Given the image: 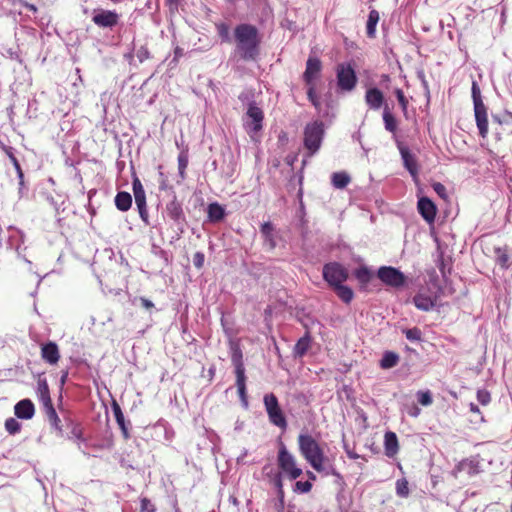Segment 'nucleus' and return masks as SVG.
I'll use <instances>...</instances> for the list:
<instances>
[{
    "label": "nucleus",
    "mask_w": 512,
    "mask_h": 512,
    "mask_svg": "<svg viewBox=\"0 0 512 512\" xmlns=\"http://www.w3.org/2000/svg\"><path fill=\"white\" fill-rule=\"evenodd\" d=\"M337 85L340 90L352 91L357 84V75L350 63H340L336 68Z\"/></svg>",
    "instance_id": "7"
},
{
    "label": "nucleus",
    "mask_w": 512,
    "mask_h": 512,
    "mask_svg": "<svg viewBox=\"0 0 512 512\" xmlns=\"http://www.w3.org/2000/svg\"><path fill=\"white\" fill-rule=\"evenodd\" d=\"M365 102L370 109L378 110L384 102V95L376 87L369 88L365 93Z\"/></svg>",
    "instance_id": "17"
},
{
    "label": "nucleus",
    "mask_w": 512,
    "mask_h": 512,
    "mask_svg": "<svg viewBox=\"0 0 512 512\" xmlns=\"http://www.w3.org/2000/svg\"><path fill=\"white\" fill-rule=\"evenodd\" d=\"M112 412H113L116 422L119 425L124 437L127 439L129 437L128 427L125 422V418H124L122 409L116 401H113V403H112Z\"/></svg>",
    "instance_id": "27"
},
{
    "label": "nucleus",
    "mask_w": 512,
    "mask_h": 512,
    "mask_svg": "<svg viewBox=\"0 0 512 512\" xmlns=\"http://www.w3.org/2000/svg\"><path fill=\"white\" fill-rule=\"evenodd\" d=\"M188 166V153L187 151H182L178 155V170L179 176L181 179L185 178V170Z\"/></svg>",
    "instance_id": "41"
},
{
    "label": "nucleus",
    "mask_w": 512,
    "mask_h": 512,
    "mask_svg": "<svg viewBox=\"0 0 512 512\" xmlns=\"http://www.w3.org/2000/svg\"><path fill=\"white\" fill-rule=\"evenodd\" d=\"M242 426H243V422H239V421H237V422H236V425H235V430H241V429H242Z\"/></svg>",
    "instance_id": "63"
},
{
    "label": "nucleus",
    "mask_w": 512,
    "mask_h": 512,
    "mask_svg": "<svg viewBox=\"0 0 512 512\" xmlns=\"http://www.w3.org/2000/svg\"><path fill=\"white\" fill-rule=\"evenodd\" d=\"M139 301H140L141 306L144 307L145 309H151L154 307V304L152 303V301L147 298L140 297Z\"/></svg>",
    "instance_id": "56"
},
{
    "label": "nucleus",
    "mask_w": 512,
    "mask_h": 512,
    "mask_svg": "<svg viewBox=\"0 0 512 512\" xmlns=\"http://www.w3.org/2000/svg\"><path fill=\"white\" fill-rule=\"evenodd\" d=\"M322 69V63L319 58L310 56L306 62V69L303 74L304 81L307 85L314 84Z\"/></svg>",
    "instance_id": "12"
},
{
    "label": "nucleus",
    "mask_w": 512,
    "mask_h": 512,
    "mask_svg": "<svg viewBox=\"0 0 512 512\" xmlns=\"http://www.w3.org/2000/svg\"><path fill=\"white\" fill-rule=\"evenodd\" d=\"M418 414H419V409L417 407H414L413 411L410 412V415L414 416V417L418 416Z\"/></svg>",
    "instance_id": "61"
},
{
    "label": "nucleus",
    "mask_w": 512,
    "mask_h": 512,
    "mask_svg": "<svg viewBox=\"0 0 512 512\" xmlns=\"http://www.w3.org/2000/svg\"><path fill=\"white\" fill-rule=\"evenodd\" d=\"M471 92H472L473 104L474 105L483 104L482 97H481V91L476 82L472 83Z\"/></svg>",
    "instance_id": "50"
},
{
    "label": "nucleus",
    "mask_w": 512,
    "mask_h": 512,
    "mask_svg": "<svg viewBox=\"0 0 512 512\" xmlns=\"http://www.w3.org/2000/svg\"><path fill=\"white\" fill-rule=\"evenodd\" d=\"M354 275L356 279L363 285H366L370 282L372 279V273L371 271L365 267L362 266L354 271Z\"/></svg>",
    "instance_id": "37"
},
{
    "label": "nucleus",
    "mask_w": 512,
    "mask_h": 512,
    "mask_svg": "<svg viewBox=\"0 0 512 512\" xmlns=\"http://www.w3.org/2000/svg\"><path fill=\"white\" fill-rule=\"evenodd\" d=\"M236 386L241 403L244 408H247L249 403L246 393V376H236Z\"/></svg>",
    "instance_id": "32"
},
{
    "label": "nucleus",
    "mask_w": 512,
    "mask_h": 512,
    "mask_svg": "<svg viewBox=\"0 0 512 512\" xmlns=\"http://www.w3.org/2000/svg\"><path fill=\"white\" fill-rule=\"evenodd\" d=\"M263 403L270 423L285 430L287 428V420L277 397L273 393H268L264 396Z\"/></svg>",
    "instance_id": "4"
},
{
    "label": "nucleus",
    "mask_w": 512,
    "mask_h": 512,
    "mask_svg": "<svg viewBox=\"0 0 512 512\" xmlns=\"http://www.w3.org/2000/svg\"><path fill=\"white\" fill-rule=\"evenodd\" d=\"M36 393L44 408L52 405L48 383L45 378H40L38 380Z\"/></svg>",
    "instance_id": "24"
},
{
    "label": "nucleus",
    "mask_w": 512,
    "mask_h": 512,
    "mask_svg": "<svg viewBox=\"0 0 512 512\" xmlns=\"http://www.w3.org/2000/svg\"><path fill=\"white\" fill-rule=\"evenodd\" d=\"M474 113L479 134L482 138H485L488 134V119L484 103L474 105Z\"/></svg>",
    "instance_id": "14"
},
{
    "label": "nucleus",
    "mask_w": 512,
    "mask_h": 512,
    "mask_svg": "<svg viewBox=\"0 0 512 512\" xmlns=\"http://www.w3.org/2000/svg\"><path fill=\"white\" fill-rule=\"evenodd\" d=\"M417 399L418 402L423 406H429L433 402L430 391H419L417 393Z\"/></svg>",
    "instance_id": "45"
},
{
    "label": "nucleus",
    "mask_w": 512,
    "mask_h": 512,
    "mask_svg": "<svg viewBox=\"0 0 512 512\" xmlns=\"http://www.w3.org/2000/svg\"><path fill=\"white\" fill-rule=\"evenodd\" d=\"M25 6L29 9V10H32V11H36V7L33 5V4H28L26 3Z\"/></svg>",
    "instance_id": "64"
},
{
    "label": "nucleus",
    "mask_w": 512,
    "mask_h": 512,
    "mask_svg": "<svg viewBox=\"0 0 512 512\" xmlns=\"http://www.w3.org/2000/svg\"><path fill=\"white\" fill-rule=\"evenodd\" d=\"M14 413L20 419H31L35 413V407L30 399H23L14 406Z\"/></svg>",
    "instance_id": "16"
},
{
    "label": "nucleus",
    "mask_w": 512,
    "mask_h": 512,
    "mask_svg": "<svg viewBox=\"0 0 512 512\" xmlns=\"http://www.w3.org/2000/svg\"><path fill=\"white\" fill-rule=\"evenodd\" d=\"M399 150L403 160L404 167L409 171V173L413 177H416L418 174V166L414 155L411 154L408 148L404 146H399Z\"/></svg>",
    "instance_id": "20"
},
{
    "label": "nucleus",
    "mask_w": 512,
    "mask_h": 512,
    "mask_svg": "<svg viewBox=\"0 0 512 512\" xmlns=\"http://www.w3.org/2000/svg\"><path fill=\"white\" fill-rule=\"evenodd\" d=\"M385 454L393 457L398 452V439L394 432L388 431L384 435Z\"/></svg>",
    "instance_id": "25"
},
{
    "label": "nucleus",
    "mask_w": 512,
    "mask_h": 512,
    "mask_svg": "<svg viewBox=\"0 0 512 512\" xmlns=\"http://www.w3.org/2000/svg\"><path fill=\"white\" fill-rule=\"evenodd\" d=\"M377 276L384 284L394 288H400L406 284V276L400 270L391 266L380 267Z\"/></svg>",
    "instance_id": "9"
},
{
    "label": "nucleus",
    "mask_w": 512,
    "mask_h": 512,
    "mask_svg": "<svg viewBox=\"0 0 512 512\" xmlns=\"http://www.w3.org/2000/svg\"><path fill=\"white\" fill-rule=\"evenodd\" d=\"M311 489L312 483L310 481H297L294 487V491L299 493H308Z\"/></svg>",
    "instance_id": "47"
},
{
    "label": "nucleus",
    "mask_w": 512,
    "mask_h": 512,
    "mask_svg": "<svg viewBox=\"0 0 512 512\" xmlns=\"http://www.w3.org/2000/svg\"><path fill=\"white\" fill-rule=\"evenodd\" d=\"M235 52L244 61H256L260 55L261 37L258 29L242 23L234 29Z\"/></svg>",
    "instance_id": "1"
},
{
    "label": "nucleus",
    "mask_w": 512,
    "mask_h": 512,
    "mask_svg": "<svg viewBox=\"0 0 512 512\" xmlns=\"http://www.w3.org/2000/svg\"><path fill=\"white\" fill-rule=\"evenodd\" d=\"M231 361L235 368L236 376H245V367L243 363V355L240 347L237 344L231 345Z\"/></svg>",
    "instance_id": "21"
},
{
    "label": "nucleus",
    "mask_w": 512,
    "mask_h": 512,
    "mask_svg": "<svg viewBox=\"0 0 512 512\" xmlns=\"http://www.w3.org/2000/svg\"><path fill=\"white\" fill-rule=\"evenodd\" d=\"M310 344H311V337L309 335L308 332L305 333V335L303 337H301L297 343L295 344L294 346V349H293V354L295 357H303L308 349L310 348Z\"/></svg>",
    "instance_id": "26"
},
{
    "label": "nucleus",
    "mask_w": 512,
    "mask_h": 512,
    "mask_svg": "<svg viewBox=\"0 0 512 512\" xmlns=\"http://www.w3.org/2000/svg\"><path fill=\"white\" fill-rule=\"evenodd\" d=\"M383 121L385 129L389 132L394 133L397 129V121L389 108L386 106L383 111Z\"/></svg>",
    "instance_id": "36"
},
{
    "label": "nucleus",
    "mask_w": 512,
    "mask_h": 512,
    "mask_svg": "<svg viewBox=\"0 0 512 512\" xmlns=\"http://www.w3.org/2000/svg\"><path fill=\"white\" fill-rule=\"evenodd\" d=\"M120 15L115 10L95 8L91 11V21L100 29L113 30L119 23Z\"/></svg>",
    "instance_id": "5"
},
{
    "label": "nucleus",
    "mask_w": 512,
    "mask_h": 512,
    "mask_svg": "<svg viewBox=\"0 0 512 512\" xmlns=\"http://www.w3.org/2000/svg\"><path fill=\"white\" fill-rule=\"evenodd\" d=\"M216 30L223 42H231L230 27L227 23L221 22L216 24Z\"/></svg>",
    "instance_id": "40"
},
{
    "label": "nucleus",
    "mask_w": 512,
    "mask_h": 512,
    "mask_svg": "<svg viewBox=\"0 0 512 512\" xmlns=\"http://www.w3.org/2000/svg\"><path fill=\"white\" fill-rule=\"evenodd\" d=\"M323 137L324 125L321 121H314L306 125L304 129V146L309 151V156H312L320 149Z\"/></svg>",
    "instance_id": "3"
},
{
    "label": "nucleus",
    "mask_w": 512,
    "mask_h": 512,
    "mask_svg": "<svg viewBox=\"0 0 512 512\" xmlns=\"http://www.w3.org/2000/svg\"><path fill=\"white\" fill-rule=\"evenodd\" d=\"M45 199H46V201H47V202H48V203H49V204H50V205H51V206H52L56 211H58L57 203H56V201L54 200V197H53L52 195L47 194V195L45 196Z\"/></svg>",
    "instance_id": "57"
},
{
    "label": "nucleus",
    "mask_w": 512,
    "mask_h": 512,
    "mask_svg": "<svg viewBox=\"0 0 512 512\" xmlns=\"http://www.w3.org/2000/svg\"><path fill=\"white\" fill-rule=\"evenodd\" d=\"M205 256L202 252H196L193 257V264L196 268L200 269L204 265Z\"/></svg>",
    "instance_id": "55"
},
{
    "label": "nucleus",
    "mask_w": 512,
    "mask_h": 512,
    "mask_svg": "<svg viewBox=\"0 0 512 512\" xmlns=\"http://www.w3.org/2000/svg\"><path fill=\"white\" fill-rule=\"evenodd\" d=\"M433 187V190L443 199H446L447 198V190H446V187L440 183V182H435L433 183L432 185Z\"/></svg>",
    "instance_id": "52"
},
{
    "label": "nucleus",
    "mask_w": 512,
    "mask_h": 512,
    "mask_svg": "<svg viewBox=\"0 0 512 512\" xmlns=\"http://www.w3.org/2000/svg\"><path fill=\"white\" fill-rule=\"evenodd\" d=\"M5 429L9 434L14 435L21 430V424L17 419L10 417L5 421Z\"/></svg>",
    "instance_id": "42"
},
{
    "label": "nucleus",
    "mask_w": 512,
    "mask_h": 512,
    "mask_svg": "<svg viewBox=\"0 0 512 512\" xmlns=\"http://www.w3.org/2000/svg\"><path fill=\"white\" fill-rule=\"evenodd\" d=\"M307 96L311 103L317 108L319 106V100L315 93L314 84L309 85Z\"/></svg>",
    "instance_id": "53"
},
{
    "label": "nucleus",
    "mask_w": 512,
    "mask_h": 512,
    "mask_svg": "<svg viewBox=\"0 0 512 512\" xmlns=\"http://www.w3.org/2000/svg\"><path fill=\"white\" fill-rule=\"evenodd\" d=\"M73 435H75L77 438L81 437V430L77 427H75L72 431Z\"/></svg>",
    "instance_id": "60"
},
{
    "label": "nucleus",
    "mask_w": 512,
    "mask_h": 512,
    "mask_svg": "<svg viewBox=\"0 0 512 512\" xmlns=\"http://www.w3.org/2000/svg\"><path fill=\"white\" fill-rule=\"evenodd\" d=\"M260 231L264 238V244L269 247L270 250L275 249L277 246L275 229L271 222H265L261 225Z\"/></svg>",
    "instance_id": "22"
},
{
    "label": "nucleus",
    "mask_w": 512,
    "mask_h": 512,
    "mask_svg": "<svg viewBox=\"0 0 512 512\" xmlns=\"http://www.w3.org/2000/svg\"><path fill=\"white\" fill-rule=\"evenodd\" d=\"M207 213L209 220L212 222H219L225 216L224 208L216 202L208 205Z\"/></svg>",
    "instance_id": "29"
},
{
    "label": "nucleus",
    "mask_w": 512,
    "mask_h": 512,
    "mask_svg": "<svg viewBox=\"0 0 512 512\" xmlns=\"http://www.w3.org/2000/svg\"><path fill=\"white\" fill-rule=\"evenodd\" d=\"M166 213L167 216L177 224H180L185 220L182 205L177 201L175 196L173 200L167 203Z\"/></svg>",
    "instance_id": "19"
},
{
    "label": "nucleus",
    "mask_w": 512,
    "mask_h": 512,
    "mask_svg": "<svg viewBox=\"0 0 512 512\" xmlns=\"http://www.w3.org/2000/svg\"><path fill=\"white\" fill-rule=\"evenodd\" d=\"M133 194L135 199V204L137 206L140 218L145 224H149L148 221V211L146 205V194L145 190L138 178H135L132 182Z\"/></svg>",
    "instance_id": "11"
},
{
    "label": "nucleus",
    "mask_w": 512,
    "mask_h": 512,
    "mask_svg": "<svg viewBox=\"0 0 512 512\" xmlns=\"http://www.w3.org/2000/svg\"><path fill=\"white\" fill-rule=\"evenodd\" d=\"M390 81V76L387 75V74H383L381 76V83L384 84V83H388Z\"/></svg>",
    "instance_id": "59"
},
{
    "label": "nucleus",
    "mask_w": 512,
    "mask_h": 512,
    "mask_svg": "<svg viewBox=\"0 0 512 512\" xmlns=\"http://www.w3.org/2000/svg\"><path fill=\"white\" fill-rule=\"evenodd\" d=\"M469 409L473 413H480L479 407L476 404H474V403H470L469 404Z\"/></svg>",
    "instance_id": "58"
},
{
    "label": "nucleus",
    "mask_w": 512,
    "mask_h": 512,
    "mask_svg": "<svg viewBox=\"0 0 512 512\" xmlns=\"http://www.w3.org/2000/svg\"><path fill=\"white\" fill-rule=\"evenodd\" d=\"M404 334L410 341H419L421 339V331L417 327L404 330Z\"/></svg>",
    "instance_id": "48"
},
{
    "label": "nucleus",
    "mask_w": 512,
    "mask_h": 512,
    "mask_svg": "<svg viewBox=\"0 0 512 512\" xmlns=\"http://www.w3.org/2000/svg\"><path fill=\"white\" fill-rule=\"evenodd\" d=\"M244 126L248 133H256L262 129L263 111L254 103H250L246 113Z\"/></svg>",
    "instance_id": "10"
},
{
    "label": "nucleus",
    "mask_w": 512,
    "mask_h": 512,
    "mask_svg": "<svg viewBox=\"0 0 512 512\" xmlns=\"http://www.w3.org/2000/svg\"><path fill=\"white\" fill-rule=\"evenodd\" d=\"M399 362V356L391 351H387L383 354V357L380 361V366L383 369H390L395 367Z\"/></svg>",
    "instance_id": "35"
},
{
    "label": "nucleus",
    "mask_w": 512,
    "mask_h": 512,
    "mask_svg": "<svg viewBox=\"0 0 512 512\" xmlns=\"http://www.w3.org/2000/svg\"><path fill=\"white\" fill-rule=\"evenodd\" d=\"M136 57L138 58L139 62L142 63L150 57V53L146 47L141 46L136 52Z\"/></svg>",
    "instance_id": "54"
},
{
    "label": "nucleus",
    "mask_w": 512,
    "mask_h": 512,
    "mask_svg": "<svg viewBox=\"0 0 512 512\" xmlns=\"http://www.w3.org/2000/svg\"><path fill=\"white\" fill-rule=\"evenodd\" d=\"M278 466L288 475L291 480H295L302 475V469L297 466L296 458L281 443L278 452Z\"/></svg>",
    "instance_id": "6"
},
{
    "label": "nucleus",
    "mask_w": 512,
    "mask_h": 512,
    "mask_svg": "<svg viewBox=\"0 0 512 512\" xmlns=\"http://www.w3.org/2000/svg\"><path fill=\"white\" fill-rule=\"evenodd\" d=\"M41 357L47 363L54 365L59 361L60 353L56 343L48 342L41 347Z\"/></svg>",
    "instance_id": "18"
},
{
    "label": "nucleus",
    "mask_w": 512,
    "mask_h": 512,
    "mask_svg": "<svg viewBox=\"0 0 512 512\" xmlns=\"http://www.w3.org/2000/svg\"><path fill=\"white\" fill-rule=\"evenodd\" d=\"M333 289H334L335 293L337 294V296L344 303L349 304L352 301V299L354 297V293L350 287H348L342 283L338 286H335Z\"/></svg>",
    "instance_id": "31"
},
{
    "label": "nucleus",
    "mask_w": 512,
    "mask_h": 512,
    "mask_svg": "<svg viewBox=\"0 0 512 512\" xmlns=\"http://www.w3.org/2000/svg\"><path fill=\"white\" fill-rule=\"evenodd\" d=\"M321 466L323 469L316 470L317 472L324 473L325 475L339 476V473L336 471L335 467L332 464L327 463V460H322Z\"/></svg>",
    "instance_id": "46"
},
{
    "label": "nucleus",
    "mask_w": 512,
    "mask_h": 512,
    "mask_svg": "<svg viewBox=\"0 0 512 512\" xmlns=\"http://www.w3.org/2000/svg\"><path fill=\"white\" fill-rule=\"evenodd\" d=\"M393 92L398 100V103H399L403 113L406 114L407 110H408V105H409V101H408L407 97L405 96L404 92L400 88H395Z\"/></svg>",
    "instance_id": "43"
},
{
    "label": "nucleus",
    "mask_w": 512,
    "mask_h": 512,
    "mask_svg": "<svg viewBox=\"0 0 512 512\" xmlns=\"http://www.w3.org/2000/svg\"><path fill=\"white\" fill-rule=\"evenodd\" d=\"M298 446L301 455L315 470L323 469L322 460H327L323 449L319 443L309 434H300L298 436Z\"/></svg>",
    "instance_id": "2"
},
{
    "label": "nucleus",
    "mask_w": 512,
    "mask_h": 512,
    "mask_svg": "<svg viewBox=\"0 0 512 512\" xmlns=\"http://www.w3.org/2000/svg\"><path fill=\"white\" fill-rule=\"evenodd\" d=\"M307 476L309 477V479H311L313 481L316 480L315 474L311 471H307Z\"/></svg>",
    "instance_id": "62"
},
{
    "label": "nucleus",
    "mask_w": 512,
    "mask_h": 512,
    "mask_svg": "<svg viewBox=\"0 0 512 512\" xmlns=\"http://www.w3.org/2000/svg\"><path fill=\"white\" fill-rule=\"evenodd\" d=\"M155 505L146 497L140 500V512H155Z\"/></svg>",
    "instance_id": "49"
},
{
    "label": "nucleus",
    "mask_w": 512,
    "mask_h": 512,
    "mask_svg": "<svg viewBox=\"0 0 512 512\" xmlns=\"http://www.w3.org/2000/svg\"><path fill=\"white\" fill-rule=\"evenodd\" d=\"M114 202L118 210L125 212L132 205V196L128 192L121 191L116 194Z\"/></svg>",
    "instance_id": "28"
},
{
    "label": "nucleus",
    "mask_w": 512,
    "mask_h": 512,
    "mask_svg": "<svg viewBox=\"0 0 512 512\" xmlns=\"http://www.w3.org/2000/svg\"><path fill=\"white\" fill-rule=\"evenodd\" d=\"M350 180V176L346 172H335L331 176L332 185L337 189L345 188Z\"/></svg>",
    "instance_id": "33"
},
{
    "label": "nucleus",
    "mask_w": 512,
    "mask_h": 512,
    "mask_svg": "<svg viewBox=\"0 0 512 512\" xmlns=\"http://www.w3.org/2000/svg\"><path fill=\"white\" fill-rule=\"evenodd\" d=\"M420 215L428 222L432 223L436 216V206L427 197H422L418 200L417 204Z\"/></svg>",
    "instance_id": "15"
},
{
    "label": "nucleus",
    "mask_w": 512,
    "mask_h": 512,
    "mask_svg": "<svg viewBox=\"0 0 512 512\" xmlns=\"http://www.w3.org/2000/svg\"><path fill=\"white\" fill-rule=\"evenodd\" d=\"M477 400L479 401V403H481L482 405H488L491 401V395L490 393L485 390V389H479L477 391Z\"/></svg>",
    "instance_id": "51"
},
{
    "label": "nucleus",
    "mask_w": 512,
    "mask_h": 512,
    "mask_svg": "<svg viewBox=\"0 0 512 512\" xmlns=\"http://www.w3.org/2000/svg\"><path fill=\"white\" fill-rule=\"evenodd\" d=\"M45 413H46V416L50 422V424L58 431H62L61 427H60V419L56 413V410L54 409L53 407V404L48 406V407H45Z\"/></svg>",
    "instance_id": "38"
},
{
    "label": "nucleus",
    "mask_w": 512,
    "mask_h": 512,
    "mask_svg": "<svg viewBox=\"0 0 512 512\" xmlns=\"http://www.w3.org/2000/svg\"><path fill=\"white\" fill-rule=\"evenodd\" d=\"M396 493L399 497H408L409 488L408 481L405 478L398 479L396 482Z\"/></svg>",
    "instance_id": "44"
},
{
    "label": "nucleus",
    "mask_w": 512,
    "mask_h": 512,
    "mask_svg": "<svg viewBox=\"0 0 512 512\" xmlns=\"http://www.w3.org/2000/svg\"><path fill=\"white\" fill-rule=\"evenodd\" d=\"M348 276V270L338 262H330L323 267V278L332 288L344 283Z\"/></svg>",
    "instance_id": "8"
},
{
    "label": "nucleus",
    "mask_w": 512,
    "mask_h": 512,
    "mask_svg": "<svg viewBox=\"0 0 512 512\" xmlns=\"http://www.w3.org/2000/svg\"><path fill=\"white\" fill-rule=\"evenodd\" d=\"M379 21V13L376 10H371L368 15L366 33L369 38H374L376 35V26Z\"/></svg>",
    "instance_id": "30"
},
{
    "label": "nucleus",
    "mask_w": 512,
    "mask_h": 512,
    "mask_svg": "<svg viewBox=\"0 0 512 512\" xmlns=\"http://www.w3.org/2000/svg\"><path fill=\"white\" fill-rule=\"evenodd\" d=\"M479 462L475 459H464L459 462L453 470L455 476L464 473L469 477L475 476L480 473Z\"/></svg>",
    "instance_id": "13"
},
{
    "label": "nucleus",
    "mask_w": 512,
    "mask_h": 512,
    "mask_svg": "<svg viewBox=\"0 0 512 512\" xmlns=\"http://www.w3.org/2000/svg\"><path fill=\"white\" fill-rule=\"evenodd\" d=\"M495 259L497 264L502 268L507 269L509 267V255L507 254L506 249L496 248Z\"/></svg>",
    "instance_id": "39"
},
{
    "label": "nucleus",
    "mask_w": 512,
    "mask_h": 512,
    "mask_svg": "<svg viewBox=\"0 0 512 512\" xmlns=\"http://www.w3.org/2000/svg\"><path fill=\"white\" fill-rule=\"evenodd\" d=\"M3 150H4L5 154L8 156V158L10 159V161L12 162V164L17 172V176L19 178V184L22 185L23 184V171H22L19 161L17 160V158L14 155V149L12 147L5 146V147H3Z\"/></svg>",
    "instance_id": "34"
},
{
    "label": "nucleus",
    "mask_w": 512,
    "mask_h": 512,
    "mask_svg": "<svg viewBox=\"0 0 512 512\" xmlns=\"http://www.w3.org/2000/svg\"><path fill=\"white\" fill-rule=\"evenodd\" d=\"M413 303L417 307V309L421 311H430L434 308L436 304V298H432L423 293H417L413 297Z\"/></svg>",
    "instance_id": "23"
}]
</instances>
